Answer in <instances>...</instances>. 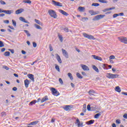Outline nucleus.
Wrapping results in <instances>:
<instances>
[{
	"label": "nucleus",
	"instance_id": "1",
	"mask_svg": "<svg viewBox=\"0 0 127 127\" xmlns=\"http://www.w3.org/2000/svg\"><path fill=\"white\" fill-rule=\"evenodd\" d=\"M48 13L51 17H53V18H57V14L56 13V12L54 11L53 9H49L48 10Z\"/></svg>",
	"mask_w": 127,
	"mask_h": 127
},
{
	"label": "nucleus",
	"instance_id": "2",
	"mask_svg": "<svg viewBox=\"0 0 127 127\" xmlns=\"http://www.w3.org/2000/svg\"><path fill=\"white\" fill-rule=\"evenodd\" d=\"M119 76V74H115L113 73H107L106 74L107 77L109 79H115L116 78H118Z\"/></svg>",
	"mask_w": 127,
	"mask_h": 127
},
{
	"label": "nucleus",
	"instance_id": "3",
	"mask_svg": "<svg viewBox=\"0 0 127 127\" xmlns=\"http://www.w3.org/2000/svg\"><path fill=\"white\" fill-rule=\"evenodd\" d=\"M82 35L84 37L87 38L88 39H92V40H95V39H96V38H95L92 35H89L86 33H83Z\"/></svg>",
	"mask_w": 127,
	"mask_h": 127
},
{
	"label": "nucleus",
	"instance_id": "4",
	"mask_svg": "<svg viewBox=\"0 0 127 127\" xmlns=\"http://www.w3.org/2000/svg\"><path fill=\"white\" fill-rule=\"evenodd\" d=\"M106 16L105 15H98L94 17V18H93L92 20L96 21V20H100V19H102V18H104Z\"/></svg>",
	"mask_w": 127,
	"mask_h": 127
},
{
	"label": "nucleus",
	"instance_id": "5",
	"mask_svg": "<svg viewBox=\"0 0 127 127\" xmlns=\"http://www.w3.org/2000/svg\"><path fill=\"white\" fill-rule=\"evenodd\" d=\"M119 41L124 43L125 44H127V38L125 37H118Z\"/></svg>",
	"mask_w": 127,
	"mask_h": 127
},
{
	"label": "nucleus",
	"instance_id": "6",
	"mask_svg": "<svg viewBox=\"0 0 127 127\" xmlns=\"http://www.w3.org/2000/svg\"><path fill=\"white\" fill-rule=\"evenodd\" d=\"M51 90L54 96H56V97H57V96H59L60 95L59 92H58V91L56 90V89L52 87Z\"/></svg>",
	"mask_w": 127,
	"mask_h": 127
},
{
	"label": "nucleus",
	"instance_id": "7",
	"mask_svg": "<svg viewBox=\"0 0 127 127\" xmlns=\"http://www.w3.org/2000/svg\"><path fill=\"white\" fill-rule=\"evenodd\" d=\"M52 2L54 5H56L57 6H61V7L63 6V5H62V3H61L59 2H57L56 1L53 0Z\"/></svg>",
	"mask_w": 127,
	"mask_h": 127
},
{
	"label": "nucleus",
	"instance_id": "8",
	"mask_svg": "<svg viewBox=\"0 0 127 127\" xmlns=\"http://www.w3.org/2000/svg\"><path fill=\"white\" fill-rule=\"evenodd\" d=\"M91 57H92L93 59H95V60H99V61H102L103 60V59H102V58L96 55H92Z\"/></svg>",
	"mask_w": 127,
	"mask_h": 127
},
{
	"label": "nucleus",
	"instance_id": "9",
	"mask_svg": "<svg viewBox=\"0 0 127 127\" xmlns=\"http://www.w3.org/2000/svg\"><path fill=\"white\" fill-rule=\"evenodd\" d=\"M62 51L63 52L64 56L65 57V58H68L69 57V56L68 55V53L67 52V51H66V50L62 49Z\"/></svg>",
	"mask_w": 127,
	"mask_h": 127
},
{
	"label": "nucleus",
	"instance_id": "10",
	"mask_svg": "<svg viewBox=\"0 0 127 127\" xmlns=\"http://www.w3.org/2000/svg\"><path fill=\"white\" fill-rule=\"evenodd\" d=\"M80 66L82 69L84 71H89V70H90V69H89V67L85 64H80Z\"/></svg>",
	"mask_w": 127,
	"mask_h": 127
},
{
	"label": "nucleus",
	"instance_id": "11",
	"mask_svg": "<svg viewBox=\"0 0 127 127\" xmlns=\"http://www.w3.org/2000/svg\"><path fill=\"white\" fill-rule=\"evenodd\" d=\"M76 125H77V126L78 127H83V123H80V120H79L78 119H76V122H75Z\"/></svg>",
	"mask_w": 127,
	"mask_h": 127
},
{
	"label": "nucleus",
	"instance_id": "12",
	"mask_svg": "<svg viewBox=\"0 0 127 127\" xmlns=\"http://www.w3.org/2000/svg\"><path fill=\"white\" fill-rule=\"evenodd\" d=\"M56 59L57 60H58L59 63H60V64H61L62 63V60H61V58H60L59 55L57 54H56Z\"/></svg>",
	"mask_w": 127,
	"mask_h": 127
},
{
	"label": "nucleus",
	"instance_id": "13",
	"mask_svg": "<svg viewBox=\"0 0 127 127\" xmlns=\"http://www.w3.org/2000/svg\"><path fill=\"white\" fill-rule=\"evenodd\" d=\"M59 12L63 14L64 15H65V16H68L69 15V14L64 11V10L62 9H59Z\"/></svg>",
	"mask_w": 127,
	"mask_h": 127
},
{
	"label": "nucleus",
	"instance_id": "14",
	"mask_svg": "<svg viewBox=\"0 0 127 127\" xmlns=\"http://www.w3.org/2000/svg\"><path fill=\"white\" fill-rule=\"evenodd\" d=\"M3 12L6 14H11V13H13V10H4Z\"/></svg>",
	"mask_w": 127,
	"mask_h": 127
},
{
	"label": "nucleus",
	"instance_id": "15",
	"mask_svg": "<svg viewBox=\"0 0 127 127\" xmlns=\"http://www.w3.org/2000/svg\"><path fill=\"white\" fill-rule=\"evenodd\" d=\"M19 19L21 21H22V22H25V23H28V24L29 23V22L25 20L23 17H20L19 18Z\"/></svg>",
	"mask_w": 127,
	"mask_h": 127
},
{
	"label": "nucleus",
	"instance_id": "16",
	"mask_svg": "<svg viewBox=\"0 0 127 127\" xmlns=\"http://www.w3.org/2000/svg\"><path fill=\"white\" fill-rule=\"evenodd\" d=\"M28 77L29 78V79L33 81V82H34V75H33V74H29L28 75Z\"/></svg>",
	"mask_w": 127,
	"mask_h": 127
},
{
	"label": "nucleus",
	"instance_id": "17",
	"mask_svg": "<svg viewBox=\"0 0 127 127\" xmlns=\"http://www.w3.org/2000/svg\"><path fill=\"white\" fill-rule=\"evenodd\" d=\"M25 87L26 88H28V85H29V80L28 79H26L24 80Z\"/></svg>",
	"mask_w": 127,
	"mask_h": 127
},
{
	"label": "nucleus",
	"instance_id": "18",
	"mask_svg": "<svg viewBox=\"0 0 127 127\" xmlns=\"http://www.w3.org/2000/svg\"><path fill=\"white\" fill-rule=\"evenodd\" d=\"M23 10H24V9L23 8L18 9L16 11L15 13H16V14H19L21 13V12H22V11H23Z\"/></svg>",
	"mask_w": 127,
	"mask_h": 127
},
{
	"label": "nucleus",
	"instance_id": "19",
	"mask_svg": "<svg viewBox=\"0 0 127 127\" xmlns=\"http://www.w3.org/2000/svg\"><path fill=\"white\" fill-rule=\"evenodd\" d=\"M46 101H48V97L47 96H46L45 97H43L41 101V103H44V102H46Z\"/></svg>",
	"mask_w": 127,
	"mask_h": 127
},
{
	"label": "nucleus",
	"instance_id": "20",
	"mask_svg": "<svg viewBox=\"0 0 127 127\" xmlns=\"http://www.w3.org/2000/svg\"><path fill=\"white\" fill-rule=\"evenodd\" d=\"M38 123H39V121L33 122H31V123H30L29 124H28V126H33L34 125H37V124H38Z\"/></svg>",
	"mask_w": 127,
	"mask_h": 127
},
{
	"label": "nucleus",
	"instance_id": "21",
	"mask_svg": "<svg viewBox=\"0 0 127 127\" xmlns=\"http://www.w3.org/2000/svg\"><path fill=\"white\" fill-rule=\"evenodd\" d=\"M115 91H116V92H118V93H121V91H122L121 90V87L119 86H117L115 87Z\"/></svg>",
	"mask_w": 127,
	"mask_h": 127
},
{
	"label": "nucleus",
	"instance_id": "22",
	"mask_svg": "<svg viewBox=\"0 0 127 127\" xmlns=\"http://www.w3.org/2000/svg\"><path fill=\"white\" fill-rule=\"evenodd\" d=\"M67 76H68L69 78H70V79L71 80V81H73V76H72V73L69 72L67 73Z\"/></svg>",
	"mask_w": 127,
	"mask_h": 127
},
{
	"label": "nucleus",
	"instance_id": "23",
	"mask_svg": "<svg viewBox=\"0 0 127 127\" xmlns=\"http://www.w3.org/2000/svg\"><path fill=\"white\" fill-rule=\"evenodd\" d=\"M94 122H95V120H90L89 121L86 122V125H90L93 124V123H94Z\"/></svg>",
	"mask_w": 127,
	"mask_h": 127
},
{
	"label": "nucleus",
	"instance_id": "24",
	"mask_svg": "<svg viewBox=\"0 0 127 127\" xmlns=\"http://www.w3.org/2000/svg\"><path fill=\"white\" fill-rule=\"evenodd\" d=\"M93 108L94 107H91V105H90V104H88L87 107V109L88 111H92Z\"/></svg>",
	"mask_w": 127,
	"mask_h": 127
},
{
	"label": "nucleus",
	"instance_id": "25",
	"mask_svg": "<svg viewBox=\"0 0 127 127\" xmlns=\"http://www.w3.org/2000/svg\"><path fill=\"white\" fill-rule=\"evenodd\" d=\"M93 69H94V70H95L97 73H99V69L98 67H97V66H96V65H93Z\"/></svg>",
	"mask_w": 127,
	"mask_h": 127
},
{
	"label": "nucleus",
	"instance_id": "26",
	"mask_svg": "<svg viewBox=\"0 0 127 127\" xmlns=\"http://www.w3.org/2000/svg\"><path fill=\"white\" fill-rule=\"evenodd\" d=\"M89 13H90V14H91V15H96V14H97V13L94 12L93 10H90V11H89Z\"/></svg>",
	"mask_w": 127,
	"mask_h": 127
},
{
	"label": "nucleus",
	"instance_id": "27",
	"mask_svg": "<svg viewBox=\"0 0 127 127\" xmlns=\"http://www.w3.org/2000/svg\"><path fill=\"white\" fill-rule=\"evenodd\" d=\"M76 76L79 78V79H83V76H82V75H81V74L78 72L76 73Z\"/></svg>",
	"mask_w": 127,
	"mask_h": 127
},
{
	"label": "nucleus",
	"instance_id": "28",
	"mask_svg": "<svg viewBox=\"0 0 127 127\" xmlns=\"http://www.w3.org/2000/svg\"><path fill=\"white\" fill-rule=\"evenodd\" d=\"M99 2H101V3H108V1L105 0H98Z\"/></svg>",
	"mask_w": 127,
	"mask_h": 127
},
{
	"label": "nucleus",
	"instance_id": "29",
	"mask_svg": "<svg viewBox=\"0 0 127 127\" xmlns=\"http://www.w3.org/2000/svg\"><path fill=\"white\" fill-rule=\"evenodd\" d=\"M34 26L37 28V29H42V28L40 26L37 25V24H35Z\"/></svg>",
	"mask_w": 127,
	"mask_h": 127
},
{
	"label": "nucleus",
	"instance_id": "30",
	"mask_svg": "<svg viewBox=\"0 0 127 127\" xmlns=\"http://www.w3.org/2000/svg\"><path fill=\"white\" fill-rule=\"evenodd\" d=\"M35 104H36V100H33L31 101L29 105V106H32V105H35Z\"/></svg>",
	"mask_w": 127,
	"mask_h": 127
},
{
	"label": "nucleus",
	"instance_id": "31",
	"mask_svg": "<svg viewBox=\"0 0 127 127\" xmlns=\"http://www.w3.org/2000/svg\"><path fill=\"white\" fill-rule=\"evenodd\" d=\"M64 110H65V111H70V106L69 105L66 106L64 108Z\"/></svg>",
	"mask_w": 127,
	"mask_h": 127
},
{
	"label": "nucleus",
	"instance_id": "32",
	"mask_svg": "<svg viewBox=\"0 0 127 127\" xmlns=\"http://www.w3.org/2000/svg\"><path fill=\"white\" fill-rule=\"evenodd\" d=\"M78 9L80 11L82 12V11H84V9H85V7H82V6H79L78 7Z\"/></svg>",
	"mask_w": 127,
	"mask_h": 127
},
{
	"label": "nucleus",
	"instance_id": "33",
	"mask_svg": "<svg viewBox=\"0 0 127 127\" xmlns=\"http://www.w3.org/2000/svg\"><path fill=\"white\" fill-rule=\"evenodd\" d=\"M35 22H36L38 24H39V25H42V23L39 20H37L36 19H35Z\"/></svg>",
	"mask_w": 127,
	"mask_h": 127
},
{
	"label": "nucleus",
	"instance_id": "34",
	"mask_svg": "<svg viewBox=\"0 0 127 127\" xmlns=\"http://www.w3.org/2000/svg\"><path fill=\"white\" fill-rule=\"evenodd\" d=\"M89 95H93V94H95V91H94L93 90H89V91L88 92Z\"/></svg>",
	"mask_w": 127,
	"mask_h": 127
},
{
	"label": "nucleus",
	"instance_id": "35",
	"mask_svg": "<svg viewBox=\"0 0 127 127\" xmlns=\"http://www.w3.org/2000/svg\"><path fill=\"white\" fill-rule=\"evenodd\" d=\"M101 116V114L100 113H98L96 114L95 116H94V118L95 119H99V117Z\"/></svg>",
	"mask_w": 127,
	"mask_h": 127
},
{
	"label": "nucleus",
	"instance_id": "36",
	"mask_svg": "<svg viewBox=\"0 0 127 127\" xmlns=\"http://www.w3.org/2000/svg\"><path fill=\"white\" fill-rule=\"evenodd\" d=\"M23 2L25 3H31V1L30 0H24Z\"/></svg>",
	"mask_w": 127,
	"mask_h": 127
},
{
	"label": "nucleus",
	"instance_id": "37",
	"mask_svg": "<svg viewBox=\"0 0 127 127\" xmlns=\"http://www.w3.org/2000/svg\"><path fill=\"white\" fill-rule=\"evenodd\" d=\"M55 68H56V70H57V71H58V72H60V68L59 67L58 65L56 64Z\"/></svg>",
	"mask_w": 127,
	"mask_h": 127
},
{
	"label": "nucleus",
	"instance_id": "38",
	"mask_svg": "<svg viewBox=\"0 0 127 127\" xmlns=\"http://www.w3.org/2000/svg\"><path fill=\"white\" fill-rule=\"evenodd\" d=\"M92 6H100V4H99L98 3H93L92 4Z\"/></svg>",
	"mask_w": 127,
	"mask_h": 127
},
{
	"label": "nucleus",
	"instance_id": "39",
	"mask_svg": "<svg viewBox=\"0 0 127 127\" xmlns=\"http://www.w3.org/2000/svg\"><path fill=\"white\" fill-rule=\"evenodd\" d=\"M59 38L61 41V42H63V37L61 35L59 36Z\"/></svg>",
	"mask_w": 127,
	"mask_h": 127
},
{
	"label": "nucleus",
	"instance_id": "40",
	"mask_svg": "<svg viewBox=\"0 0 127 127\" xmlns=\"http://www.w3.org/2000/svg\"><path fill=\"white\" fill-rule=\"evenodd\" d=\"M10 53L9 52H6L4 54V56H9Z\"/></svg>",
	"mask_w": 127,
	"mask_h": 127
},
{
	"label": "nucleus",
	"instance_id": "41",
	"mask_svg": "<svg viewBox=\"0 0 127 127\" xmlns=\"http://www.w3.org/2000/svg\"><path fill=\"white\" fill-rule=\"evenodd\" d=\"M24 31V32H25V33H26V35H27V36H28V37L30 36L31 35H30V34L28 32V31L25 30Z\"/></svg>",
	"mask_w": 127,
	"mask_h": 127
},
{
	"label": "nucleus",
	"instance_id": "42",
	"mask_svg": "<svg viewBox=\"0 0 127 127\" xmlns=\"http://www.w3.org/2000/svg\"><path fill=\"white\" fill-rule=\"evenodd\" d=\"M12 24L14 26H16V22L14 20H12Z\"/></svg>",
	"mask_w": 127,
	"mask_h": 127
},
{
	"label": "nucleus",
	"instance_id": "43",
	"mask_svg": "<svg viewBox=\"0 0 127 127\" xmlns=\"http://www.w3.org/2000/svg\"><path fill=\"white\" fill-rule=\"evenodd\" d=\"M96 110H98V106H93V108H92V111H96Z\"/></svg>",
	"mask_w": 127,
	"mask_h": 127
},
{
	"label": "nucleus",
	"instance_id": "44",
	"mask_svg": "<svg viewBox=\"0 0 127 127\" xmlns=\"http://www.w3.org/2000/svg\"><path fill=\"white\" fill-rule=\"evenodd\" d=\"M4 45H3V43L1 41H0V47H3Z\"/></svg>",
	"mask_w": 127,
	"mask_h": 127
},
{
	"label": "nucleus",
	"instance_id": "45",
	"mask_svg": "<svg viewBox=\"0 0 127 127\" xmlns=\"http://www.w3.org/2000/svg\"><path fill=\"white\" fill-rule=\"evenodd\" d=\"M59 81L62 85H63V80H62V78H59Z\"/></svg>",
	"mask_w": 127,
	"mask_h": 127
},
{
	"label": "nucleus",
	"instance_id": "46",
	"mask_svg": "<svg viewBox=\"0 0 127 127\" xmlns=\"http://www.w3.org/2000/svg\"><path fill=\"white\" fill-rule=\"evenodd\" d=\"M116 124L120 125V124H121V120H120V119H118L116 120Z\"/></svg>",
	"mask_w": 127,
	"mask_h": 127
},
{
	"label": "nucleus",
	"instance_id": "47",
	"mask_svg": "<svg viewBox=\"0 0 127 127\" xmlns=\"http://www.w3.org/2000/svg\"><path fill=\"white\" fill-rule=\"evenodd\" d=\"M115 58H115V56H113V55H112L109 57V59H110V60L115 59Z\"/></svg>",
	"mask_w": 127,
	"mask_h": 127
},
{
	"label": "nucleus",
	"instance_id": "48",
	"mask_svg": "<svg viewBox=\"0 0 127 127\" xmlns=\"http://www.w3.org/2000/svg\"><path fill=\"white\" fill-rule=\"evenodd\" d=\"M64 30L65 31V32H69V29H68V28H65L64 29Z\"/></svg>",
	"mask_w": 127,
	"mask_h": 127
},
{
	"label": "nucleus",
	"instance_id": "49",
	"mask_svg": "<svg viewBox=\"0 0 127 127\" xmlns=\"http://www.w3.org/2000/svg\"><path fill=\"white\" fill-rule=\"evenodd\" d=\"M33 46L34 48L36 47V46H37V44L35 42H33Z\"/></svg>",
	"mask_w": 127,
	"mask_h": 127
},
{
	"label": "nucleus",
	"instance_id": "50",
	"mask_svg": "<svg viewBox=\"0 0 127 127\" xmlns=\"http://www.w3.org/2000/svg\"><path fill=\"white\" fill-rule=\"evenodd\" d=\"M3 22H4V23H6L7 24H8V23H9V21L8 20H4V21H3Z\"/></svg>",
	"mask_w": 127,
	"mask_h": 127
},
{
	"label": "nucleus",
	"instance_id": "51",
	"mask_svg": "<svg viewBox=\"0 0 127 127\" xmlns=\"http://www.w3.org/2000/svg\"><path fill=\"white\" fill-rule=\"evenodd\" d=\"M123 15H124L123 12L118 13V16H123Z\"/></svg>",
	"mask_w": 127,
	"mask_h": 127
},
{
	"label": "nucleus",
	"instance_id": "52",
	"mask_svg": "<svg viewBox=\"0 0 127 127\" xmlns=\"http://www.w3.org/2000/svg\"><path fill=\"white\" fill-rule=\"evenodd\" d=\"M117 16H119V14H114L113 15L114 18H115V17H117Z\"/></svg>",
	"mask_w": 127,
	"mask_h": 127
},
{
	"label": "nucleus",
	"instance_id": "53",
	"mask_svg": "<svg viewBox=\"0 0 127 127\" xmlns=\"http://www.w3.org/2000/svg\"><path fill=\"white\" fill-rule=\"evenodd\" d=\"M9 51L11 52V53H12V54H13V53H14V50L12 49H9Z\"/></svg>",
	"mask_w": 127,
	"mask_h": 127
},
{
	"label": "nucleus",
	"instance_id": "54",
	"mask_svg": "<svg viewBox=\"0 0 127 127\" xmlns=\"http://www.w3.org/2000/svg\"><path fill=\"white\" fill-rule=\"evenodd\" d=\"M0 3H1V4H5V2L2 0H0Z\"/></svg>",
	"mask_w": 127,
	"mask_h": 127
},
{
	"label": "nucleus",
	"instance_id": "55",
	"mask_svg": "<svg viewBox=\"0 0 127 127\" xmlns=\"http://www.w3.org/2000/svg\"><path fill=\"white\" fill-rule=\"evenodd\" d=\"M3 68H4V69H5V70H9V68H8V67H7V66H3Z\"/></svg>",
	"mask_w": 127,
	"mask_h": 127
},
{
	"label": "nucleus",
	"instance_id": "56",
	"mask_svg": "<svg viewBox=\"0 0 127 127\" xmlns=\"http://www.w3.org/2000/svg\"><path fill=\"white\" fill-rule=\"evenodd\" d=\"M81 74H82V75H83V76H86V74L85 72H84V71L81 72Z\"/></svg>",
	"mask_w": 127,
	"mask_h": 127
},
{
	"label": "nucleus",
	"instance_id": "57",
	"mask_svg": "<svg viewBox=\"0 0 127 127\" xmlns=\"http://www.w3.org/2000/svg\"><path fill=\"white\" fill-rule=\"evenodd\" d=\"M123 117L124 119H127V114H124Z\"/></svg>",
	"mask_w": 127,
	"mask_h": 127
},
{
	"label": "nucleus",
	"instance_id": "58",
	"mask_svg": "<svg viewBox=\"0 0 127 127\" xmlns=\"http://www.w3.org/2000/svg\"><path fill=\"white\" fill-rule=\"evenodd\" d=\"M122 95H125V96H127V92H122Z\"/></svg>",
	"mask_w": 127,
	"mask_h": 127
},
{
	"label": "nucleus",
	"instance_id": "59",
	"mask_svg": "<svg viewBox=\"0 0 127 127\" xmlns=\"http://www.w3.org/2000/svg\"><path fill=\"white\" fill-rule=\"evenodd\" d=\"M50 51H53V48L52 46H50L49 47Z\"/></svg>",
	"mask_w": 127,
	"mask_h": 127
},
{
	"label": "nucleus",
	"instance_id": "60",
	"mask_svg": "<svg viewBox=\"0 0 127 127\" xmlns=\"http://www.w3.org/2000/svg\"><path fill=\"white\" fill-rule=\"evenodd\" d=\"M8 27H9V28H10V29H14V28H13V27L12 26H8Z\"/></svg>",
	"mask_w": 127,
	"mask_h": 127
},
{
	"label": "nucleus",
	"instance_id": "61",
	"mask_svg": "<svg viewBox=\"0 0 127 127\" xmlns=\"http://www.w3.org/2000/svg\"><path fill=\"white\" fill-rule=\"evenodd\" d=\"M13 91H16L17 90V88L15 87H13L12 88Z\"/></svg>",
	"mask_w": 127,
	"mask_h": 127
},
{
	"label": "nucleus",
	"instance_id": "62",
	"mask_svg": "<svg viewBox=\"0 0 127 127\" xmlns=\"http://www.w3.org/2000/svg\"><path fill=\"white\" fill-rule=\"evenodd\" d=\"M22 54H26V52L22 50L21 51Z\"/></svg>",
	"mask_w": 127,
	"mask_h": 127
},
{
	"label": "nucleus",
	"instance_id": "63",
	"mask_svg": "<svg viewBox=\"0 0 127 127\" xmlns=\"http://www.w3.org/2000/svg\"><path fill=\"white\" fill-rule=\"evenodd\" d=\"M112 127H117V125H116V124L113 123L112 124Z\"/></svg>",
	"mask_w": 127,
	"mask_h": 127
},
{
	"label": "nucleus",
	"instance_id": "64",
	"mask_svg": "<svg viewBox=\"0 0 127 127\" xmlns=\"http://www.w3.org/2000/svg\"><path fill=\"white\" fill-rule=\"evenodd\" d=\"M82 18L85 20H88V17H82Z\"/></svg>",
	"mask_w": 127,
	"mask_h": 127
}]
</instances>
